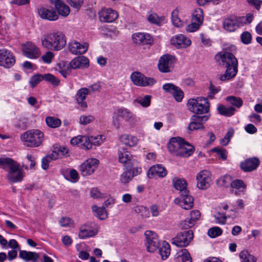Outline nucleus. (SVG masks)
<instances>
[{
	"label": "nucleus",
	"instance_id": "f257e3e1",
	"mask_svg": "<svg viewBox=\"0 0 262 262\" xmlns=\"http://www.w3.org/2000/svg\"><path fill=\"white\" fill-rule=\"evenodd\" d=\"M235 50V47L231 46L228 48L224 49L215 56L217 61L227 68L225 73L220 76V79L222 81L229 80L235 77L237 74L238 61L233 54Z\"/></svg>",
	"mask_w": 262,
	"mask_h": 262
},
{
	"label": "nucleus",
	"instance_id": "f03ea898",
	"mask_svg": "<svg viewBox=\"0 0 262 262\" xmlns=\"http://www.w3.org/2000/svg\"><path fill=\"white\" fill-rule=\"evenodd\" d=\"M43 48L50 50L59 51L66 44L64 35L59 31H53L43 35L41 39Z\"/></svg>",
	"mask_w": 262,
	"mask_h": 262
},
{
	"label": "nucleus",
	"instance_id": "7ed1b4c3",
	"mask_svg": "<svg viewBox=\"0 0 262 262\" xmlns=\"http://www.w3.org/2000/svg\"><path fill=\"white\" fill-rule=\"evenodd\" d=\"M169 152L174 156L188 157L194 151V147L180 138L170 139L168 145Z\"/></svg>",
	"mask_w": 262,
	"mask_h": 262
},
{
	"label": "nucleus",
	"instance_id": "20e7f679",
	"mask_svg": "<svg viewBox=\"0 0 262 262\" xmlns=\"http://www.w3.org/2000/svg\"><path fill=\"white\" fill-rule=\"evenodd\" d=\"M187 106L190 111L196 115L208 113L210 109V103L207 98L203 97L189 99Z\"/></svg>",
	"mask_w": 262,
	"mask_h": 262
},
{
	"label": "nucleus",
	"instance_id": "39448f33",
	"mask_svg": "<svg viewBox=\"0 0 262 262\" xmlns=\"http://www.w3.org/2000/svg\"><path fill=\"white\" fill-rule=\"evenodd\" d=\"M20 138L25 146L35 147L41 144L43 140L44 135L39 130L31 129L22 134Z\"/></svg>",
	"mask_w": 262,
	"mask_h": 262
},
{
	"label": "nucleus",
	"instance_id": "423d86ee",
	"mask_svg": "<svg viewBox=\"0 0 262 262\" xmlns=\"http://www.w3.org/2000/svg\"><path fill=\"white\" fill-rule=\"evenodd\" d=\"M245 18L235 15H230L224 18L223 28L228 32H232L244 26Z\"/></svg>",
	"mask_w": 262,
	"mask_h": 262
},
{
	"label": "nucleus",
	"instance_id": "0eeeda50",
	"mask_svg": "<svg viewBox=\"0 0 262 262\" xmlns=\"http://www.w3.org/2000/svg\"><path fill=\"white\" fill-rule=\"evenodd\" d=\"M193 237V233L191 230L180 232L172 238L171 243L177 247H185L189 244Z\"/></svg>",
	"mask_w": 262,
	"mask_h": 262
},
{
	"label": "nucleus",
	"instance_id": "6e6552de",
	"mask_svg": "<svg viewBox=\"0 0 262 262\" xmlns=\"http://www.w3.org/2000/svg\"><path fill=\"white\" fill-rule=\"evenodd\" d=\"M99 163V160L95 158L89 159L81 164L79 170L84 177L91 175L97 168Z\"/></svg>",
	"mask_w": 262,
	"mask_h": 262
},
{
	"label": "nucleus",
	"instance_id": "1a4fd4ad",
	"mask_svg": "<svg viewBox=\"0 0 262 262\" xmlns=\"http://www.w3.org/2000/svg\"><path fill=\"white\" fill-rule=\"evenodd\" d=\"M132 82L137 86L145 87L153 85L156 80L154 78L145 77L142 73L135 72L132 73Z\"/></svg>",
	"mask_w": 262,
	"mask_h": 262
},
{
	"label": "nucleus",
	"instance_id": "9d476101",
	"mask_svg": "<svg viewBox=\"0 0 262 262\" xmlns=\"http://www.w3.org/2000/svg\"><path fill=\"white\" fill-rule=\"evenodd\" d=\"M146 237V246L149 252H154L157 250L160 245L157 234L154 231L147 230L145 232Z\"/></svg>",
	"mask_w": 262,
	"mask_h": 262
},
{
	"label": "nucleus",
	"instance_id": "9b49d317",
	"mask_svg": "<svg viewBox=\"0 0 262 262\" xmlns=\"http://www.w3.org/2000/svg\"><path fill=\"white\" fill-rule=\"evenodd\" d=\"M175 61L174 56L169 54L163 55L159 60L158 68L160 71L163 73L170 72Z\"/></svg>",
	"mask_w": 262,
	"mask_h": 262
},
{
	"label": "nucleus",
	"instance_id": "f8f14e48",
	"mask_svg": "<svg viewBox=\"0 0 262 262\" xmlns=\"http://www.w3.org/2000/svg\"><path fill=\"white\" fill-rule=\"evenodd\" d=\"M98 232V226L94 223H88L80 228L78 236L80 238H86L95 236Z\"/></svg>",
	"mask_w": 262,
	"mask_h": 262
},
{
	"label": "nucleus",
	"instance_id": "ddd939ff",
	"mask_svg": "<svg viewBox=\"0 0 262 262\" xmlns=\"http://www.w3.org/2000/svg\"><path fill=\"white\" fill-rule=\"evenodd\" d=\"M131 146H121L118 150L119 162L123 164L124 169H128L131 166Z\"/></svg>",
	"mask_w": 262,
	"mask_h": 262
},
{
	"label": "nucleus",
	"instance_id": "4468645a",
	"mask_svg": "<svg viewBox=\"0 0 262 262\" xmlns=\"http://www.w3.org/2000/svg\"><path fill=\"white\" fill-rule=\"evenodd\" d=\"M209 118L208 115H193L190 118L191 122L188 126V129L192 131L197 129H203V123L206 122Z\"/></svg>",
	"mask_w": 262,
	"mask_h": 262
},
{
	"label": "nucleus",
	"instance_id": "2eb2a0df",
	"mask_svg": "<svg viewBox=\"0 0 262 262\" xmlns=\"http://www.w3.org/2000/svg\"><path fill=\"white\" fill-rule=\"evenodd\" d=\"M15 62V60L12 53L5 49H0V66L10 68Z\"/></svg>",
	"mask_w": 262,
	"mask_h": 262
},
{
	"label": "nucleus",
	"instance_id": "dca6fc26",
	"mask_svg": "<svg viewBox=\"0 0 262 262\" xmlns=\"http://www.w3.org/2000/svg\"><path fill=\"white\" fill-rule=\"evenodd\" d=\"M23 54L26 57L31 59H36L40 55L38 48L32 42L28 41L22 46Z\"/></svg>",
	"mask_w": 262,
	"mask_h": 262
},
{
	"label": "nucleus",
	"instance_id": "f3484780",
	"mask_svg": "<svg viewBox=\"0 0 262 262\" xmlns=\"http://www.w3.org/2000/svg\"><path fill=\"white\" fill-rule=\"evenodd\" d=\"M197 186L200 189H206L209 187L211 182L210 173L209 171L204 170L197 175Z\"/></svg>",
	"mask_w": 262,
	"mask_h": 262
},
{
	"label": "nucleus",
	"instance_id": "a211bd4d",
	"mask_svg": "<svg viewBox=\"0 0 262 262\" xmlns=\"http://www.w3.org/2000/svg\"><path fill=\"white\" fill-rule=\"evenodd\" d=\"M162 88L165 92L171 93L178 102L181 101L184 97L183 91L172 83H166L163 85Z\"/></svg>",
	"mask_w": 262,
	"mask_h": 262
},
{
	"label": "nucleus",
	"instance_id": "6ab92c4d",
	"mask_svg": "<svg viewBox=\"0 0 262 262\" xmlns=\"http://www.w3.org/2000/svg\"><path fill=\"white\" fill-rule=\"evenodd\" d=\"M24 175L22 170L19 168V165H13L9 170L7 178L12 183H17L22 181Z\"/></svg>",
	"mask_w": 262,
	"mask_h": 262
},
{
	"label": "nucleus",
	"instance_id": "aec40b11",
	"mask_svg": "<svg viewBox=\"0 0 262 262\" xmlns=\"http://www.w3.org/2000/svg\"><path fill=\"white\" fill-rule=\"evenodd\" d=\"M40 17L44 19L55 21L58 19V15L53 9L41 7L38 10Z\"/></svg>",
	"mask_w": 262,
	"mask_h": 262
},
{
	"label": "nucleus",
	"instance_id": "412c9836",
	"mask_svg": "<svg viewBox=\"0 0 262 262\" xmlns=\"http://www.w3.org/2000/svg\"><path fill=\"white\" fill-rule=\"evenodd\" d=\"M118 16L117 13L110 8L102 10L99 13V19L102 22H113L117 18Z\"/></svg>",
	"mask_w": 262,
	"mask_h": 262
},
{
	"label": "nucleus",
	"instance_id": "4be33fe9",
	"mask_svg": "<svg viewBox=\"0 0 262 262\" xmlns=\"http://www.w3.org/2000/svg\"><path fill=\"white\" fill-rule=\"evenodd\" d=\"M69 49L70 52L73 54H82L88 50V44L86 42L81 44L75 41L69 43Z\"/></svg>",
	"mask_w": 262,
	"mask_h": 262
},
{
	"label": "nucleus",
	"instance_id": "5701e85b",
	"mask_svg": "<svg viewBox=\"0 0 262 262\" xmlns=\"http://www.w3.org/2000/svg\"><path fill=\"white\" fill-rule=\"evenodd\" d=\"M171 42L176 48H184L191 45V40L185 36L180 34L175 36L171 39Z\"/></svg>",
	"mask_w": 262,
	"mask_h": 262
},
{
	"label": "nucleus",
	"instance_id": "b1692460",
	"mask_svg": "<svg viewBox=\"0 0 262 262\" xmlns=\"http://www.w3.org/2000/svg\"><path fill=\"white\" fill-rule=\"evenodd\" d=\"M72 69L86 68L89 66V60L85 56H78L69 63Z\"/></svg>",
	"mask_w": 262,
	"mask_h": 262
},
{
	"label": "nucleus",
	"instance_id": "393cba45",
	"mask_svg": "<svg viewBox=\"0 0 262 262\" xmlns=\"http://www.w3.org/2000/svg\"><path fill=\"white\" fill-rule=\"evenodd\" d=\"M166 174L165 168L159 164L151 166L147 171V176L150 179L157 177L163 178Z\"/></svg>",
	"mask_w": 262,
	"mask_h": 262
},
{
	"label": "nucleus",
	"instance_id": "a878e982",
	"mask_svg": "<svg viewBox=\"0 0 262 262\" xmlns=\"http://www.w3.org/2000/svg\"><path fill=\"white\" fill-rule=\"evenodd\" d=\"M132 40L136 44L150 45L153 42L152 37L149 34L135 33L132 35Z\"/></svg>",
	"mask_w": 262,
	"mask_h": 262
},
{
	"label": "nucleus",
	"instance_id": "bb28decb",
	"mask_svg": "<svg viewBox=\"0 0 262 262\" xmlns=\"http://www.w3.org/2000/svg\"><path fill=\"white\" fill-rule=\"evenodd\" d=\"M89 93V90L86 88H81L77 91L75 95V99L76 102L81 108H85L88 107V104L85 99Z\"/></svg>",
	"mask_w": 262,
	"mask_h": 262
},
{
	"label": "nucleus",
	"instance_id": "cd10ccee",
	"mask_svg": "<svg viewBox=\"0 0 262 262\" xmlns=\"http://www.w3.org/2000/svg\"><path fill=\"white\" fill-rule=\"evenodd\" d=\"M259 161L257 158L248 159L241 163V168L244 171H251L259 165Z\"/></svg>",
	"mask_w": 262,
	"mask_h": 262
},
{
	"label": "nucleus",
	"instance_id": "c85d7f7f",
	"mask_svg": "<svg viewBox=\"0 0 262 262\" xmlns=\"http://www.w3.org/2000/svg\"><path fill=\"white\" fill-rule=\"evenodd\" d=\"M50 2L54 4L58 14L63 17H66L69 14L70 12L69 7L64 4L61 0H50Z\"/></svg>",
	"mask_w": 262,
	"mask_h": 262
},
{
	"label": "nucleus",
	"instance_id": "c756f323",
	"mask_svg": "<svg viewBox=\"0 0 262 262\" xmlns=\"http://www.w3.org/2000/svg\"><path fill=\"white\" fill-rule=\"evenodd\" d=\"M172 183L175 189L180 191V194L186 195V193H188L187 189V184L185 180L174 178L172 180Z\"/></svg>",
	"mask_w": 262,
	"mask_h": 262
},
{
	"label": "nucleus",
	"instance_id": "7c9ffc66",
	"mask_svg": "<svg viewBox=\"0 0 262 262\" xmlns=\"http://www.w3.org/2000/svg\"><path fill=\"white\" fill-rule=\"evenodd\" d=\"M19 257L26 261L32 260L36 261L39 258V254L34 252H28L25 250H20Z\"/></svg>",
	"mask_w": 262,
	"mask_h": 262
},
{
	"label": "nucleus",
	"instance_id": "2f4dec72",
	"mask_svg": "<svg viewBox=\"0 0 262 262\" xmlns=\"http://www.w3.org/2000/svg\"><path fill=\"white\" fill-rule=\"evenodd\" d=\"M185 194H180L183 198V200L181 203V206L186 210L190 209L193 206V198L192 196L189 194V191L188 193Z\"/></svg>",
	"mask_w": 262,
	"mask_h": 262
},
{
	"label": "nucleus",
	"instance_id": "473e14b6",
	"mask_svg": "<svg viewBox=\"0 0 262 262\" xmlns=\"http://www.w3.org/2000/svg\"><path fill=\"white\" fill-rule=\"evenodd\" d=\"M177 255L176 259L178 262H192L191 257L187 249H182L177 253Z\"/></svg>",
	"mask_w": 262,
	"mask_h": 262
},
{
	"label": "nucleus",
	"instance_id": "72a5a7b5",
	"mask_svg": "<svg viewBox=\"0 0 262 262\" xmlns=\"http://www.w3.org/2000/svg\"><path fill=\"white\" fill-rule=\"evenodd\" d=\"M231 187L232 188V192L235 189L234 193L238 194L240 192L243 191L246 188V185L242 180L236 179L232 181Z\"/></svg>",
	"mask_w": 262,
	"mask_h": 262
},
{
	"label": "nucleus",
	"instance_id": "f704fd0d",
	"mask_svg": "<svg viewBox=\"0 0 262 262\" xmlns=\"http://www.w3.org/2000/svg\"><path fill=\"white\" fill-rule=\"evenodd\" d=\"M59 72L64 78H66L72 72V68L68 62H62L58 64Z\"/></svg>",
	"mask_w": 262,
	"mask_h": 262
},
{
	"label": "nucleus",
	"instance_id": "c9c22d12",
	"mask_svg": "<svg viewBox=\"0 0 262 262\" xmlns=\"http://www.w3.org/2000/svg\"><path fill=\"white\" fill-rule=\"evenodd\" d=\"M93 212L95 215L100 220H104L107 217V214L104 207H98L94 205L92 207Z\"/></svg>",
	"mask_w": 262,
	"mask_h": 262
},
{
	"label": "nucleus",
	"instance_id": "e433bc0d",
	"mask_svg": "<svg viewBox=\"0 0 262 262\" xmlns=\"http://www.w3.org/2000/svg\"><path fill=\"white\" fill-rule=\"evenodd\" d=\"M217 109L221 115L226 116L233 115L235 111V108L232 106L226 107L223 105H219Z\"/></svg>",
	"mask_w": 262,
	"mask_h": 262
},
{
	"label": "nucleus",
	"instance_id": "4c0bfd02",
	"mask_svg": "<svg viewBox=\"0 0 262 262\" xmlns=\"http://www.w3.org/2000/svg\"><path fill=\"white\" fill-rule=\"evenodd\" d=\"M158 249H159V253L163 259H166L170 254V246L167 243H164L162 246L159 247Z\"/></svg>",
	"mask_w": 262,
	"mask_h": 262
},
{
	"label": "nucleus",
	"instance_id": "58836bf2",
	"mask_svg": "<svg viewBox=\"0 0 262 262\" xmlns=\"http://www.w3.org/2000/svg\"><path fill=\"white\" fill-rule=\"evenodd\" d=\"M151 96L150 95H145L144 97H139L134 100L135 104L138 103L142 107H147L150 104Z\"/></svg>",
	"mask_w": 262,
	"mask_h": 262
},
{
	"label": "nucleus",
	"instance_id": "ea45409f",
	"mask_svg": "<svg viewBox=\"0 0 262 262\" xmlns=\"http://www.w3.org/2000/svg\"><path fill=\"white\" fill-rule=\"evenodd\" d=\"M46 122L47 125L51 128H57L61 123V120L59 119L51 116L46 117Z\"/></svg>",
	"mask_w": 262,
	"mask_h": 262
},
{
	"label": "nucleus",
	"instance_id": "a19ab883",
	"mask_svg": "<svg viewBox=\"0 0 262 262\" xmlns=\"http://www.w3.org/2000/svg\"><path fill=\"white\" fill-rule=\"evenodd\" d=\"M17 163L13 160L9 158H0V167L5 169L8 167L9 170L11 169V167L13 165H16Z\"/></svg>",
	"mask_w": 262,
	"mask_h": 262
},
{
	"label": "nucleus",
	"instance_id": "79ce46f5",
	"mask_svg": "<svg viewBox=\"0 0 262 262\" xmlns=\"http://www.w3.org/2000/svg\"><path fill=\"white\" fill-rule=\"evenodd\" d=\"M239 257L242 259V262H256V258L246 250L240 252Z\"/></svg>",
	"mask_w": 262,
	"mask_h": 262
},
{
	"label": "nucleus",
	"instance_id": "37998d69",
	"mask_svg": "<svg viewBox=\"0 0 262 262\" xmlns=\"http://www.w3.org/2000/svg\"><path fill=\"white\" fill-rule=\"evenodd\" d=\"M147 19L150 23L160 25L165 19L164 16H159L156 13H152L148 16Z\"/></svg>",
	"mask_w": 262,
	"mask_h": 262
},
{
	"label": "nucleus",
	"instance_id": "c03bdc74",
	"mask_svg": "<svg viewBox=\"0 0 262 262\" xmlns=\"http://www.w3.org/2000/svg\"><path fill=\"white\" fill-rule=\"evenodd\" d=\"M203 12L202 9H195L192 14V20L193 22H196L202 24L203 21Z\"/></svg>",
	"mask_w": 262,
	"mask_h": 262
},
{
	"label": "nucleus",
	"instance_id": "a18cd8bd",
	"mask_svg": "<svg viewBox=\"0 0 262 262\" xmlns=\"http://www.w3.org/2000/svg\"><path fill=\"white\" fill-rule=\"evenodd\" d=\"M231 177L229 175L221 177L217 181L218 184L222 186L228 187L231 186L232 183Z\"/></svg>",
	"mask_w": 262,
	"mask_h": 262
},
{
	"label": "nucleus",
	"instance_id": "49530a36",
	"mask_svg": "<svg viewBox=\"0 0 262 262\" xmlns=\"http://www.w3.org/2000/svg\"><path fill=\"white\" fill-rule=\"evenodd\" d=\"M171 21L173 25L176 27H181L183 26V23L178 17V11L174 10L171 13Z\"/></svg>",
	"mask_w": 262,
	"mask_h": 262
},
{
	"label": "nucleus",
	"instance_id": "de8ad7c7",
	"mask_svg": "<svg viewBox=\"0 0 262 262\" xmlns=\"http://www.w3.org/2000/svg\"><path fill=\"white\" fill-rule=\"evenodd\" d=\"M44 80L50 82L54 86H57L59 84L60 80L51 74H44Z\"/></svg>",
	"mask_w": 262,
	"mask_h": 262
},
{
	"label": "nucleus",
	"instance_id": "09e8293b",
	"mask_svg": "<svg viewBox=\"0 0 262 262\" xmlns=\"http://www.w3.org/2000/svg\"><path fill=\"white\" fill-rule=\"evenodd\" d=\"M43 80H44V74H38L31 77L29 83L32 88H34Z\"/></svg>",
	"mask_w": 262,
	"mask_h": 262
},
{
	"label": "nucleus",
	"instance_id": "8fccbe9b",
	"mask_svg": "<svg viewBox=\"0 0 262 262\" xmlns=\"http://www.w3.org/2000/svg\"><path fill=\"white\" fill-rule=\"evenodd\" d=\"M226 100L232 105L240 107L243 104V101L241 98L234 96H229L226 98Z\"/></svg>",
	"mask_w": 262,
	"mask_h": 262
},
{
	"label": "nucleus",
	"instance_id": "3c124183",
	"mask_svg": "<svg viewBox=\"0 0 262 262\" xmlns=\"http://www.w3.org/2000/svg\"><path fill=\"white\" fill-rule=\"evenodd\" d=\"M129 113L125 108H119L114 114V118L122 117L128 119Z\"/></svg>",
	"mask_w": 262,
	"mask_h": 262
},
{
	"label": "nucleus",
	"instance_id": "603ef678",
	"mask_svg": "<svg viewBox=\"0 0 262 262\" xmlns=\"http://www.w3.org/2000/svg\"><path fill=\"white\" fill-rule=\"evenodd\" d=\"M222 230L218 227L210 228L208 231V235L211 238H215L222 234Z\"/></svg>",
	"mask_w": 262,
	"mask_h": 262
},
{
	"label": "nucleus",
	"instance_id": "864d4df0",
	"mask_svg": "<svg viewBox=\"0 0 262 262\" xmlns=\"http://www.w3.org/2000/svg\"><path fill=\"white\" fill-rule=\"evenodd\" d=\"M92 143L91 140V137L83 136L81 141V146L86 149H91L92 147Z\"/></svg>",
	"mask_w": 262,
	"mask_h": 262
},
{
	"label": "nucleus",
	"instance_id": "5fc2aeb1",
	"mask_svg": "<svg viewBox=\"0 0 262 262\" xmlns=\"http://www.w3.org/2000/svg\"><path fill=\"white\" fill-rule=\"evenodd\" d=\"M105 139L103 135H98L97 136H91V140L93 145L98 146L101 145Z\"/></svg>",
	"mask_w": 262,
	"mask_h": 262
},
{
	"label": "nucleus",
	"instance_id": "6e6d98bb",
	"mask_svg": "<svg viewBox=\"0 0 262 262\" xmlns=\"http://www.w3.org/2000/svg\"><path fill=\"white\" fill-rule=\"evenodd\" d=\"M251 34L248 31L244 32L241 35V40L242 42L245 45L249 44L251 42Z\"/></svg>",
	"mask_w": 262,
	"mask_h": 262
},
{
	"label": "nucleus",
	"instance_id": "4d7b16f0",
	"mask_svg": "<svg viewBox=\"0 0 262 262\" xmlns=\"http://www.w3.org/2000/svg\"><path fill=\"white\" fill-rule=\"evenodd\" d=\"M212 151L217 153V155L223 160H226L227 158V152L226 149L222 148L215 147L212 149Z\"/></svg>",
	"mask_w": 262,
	"mask_h": 262
},
{
	"label": "nucleus",
	"instance_id": "13d9d810",
	"mask_svg": "<svg viewBox=\"0 0 262 262\" xmlns=\"http://www.w3.org/2000/svg\"><path fill=\"white\" fill-rule=\"evenodd\" d=\"M126 171L121 175L120 180L122 183L126 184L130 181V167L125 169Z\"/></svg>",
	"mask_w": 262,
	"mask_h": 262
},
{
	"label": "nucleus",
	"instance_id": "bf43d9fd",
	"mask_svg": "<svg viewBox=\"0 0 262 262\" xmlns=\"http://www.w3.org/2000/svg\"><path fill=\"white\" fill-rule=\"evenodd\" d=\"M54 57V55L53 53L49 51L41 56V59L45 63L49 64L51 63Z\"/></svg>",
	"mask_w": 262,
	"mask_h": 262
},
{
	"label": "nucleus",
	"instance_id": "052dcab7",
	"mask_svg": "<svg viewBox=\"0 0 262 262\" xmlns=\"http://www.w3.org/2000/svg\"><path fill=\"white\" fill-rule=\"evenodd\" d=\"M141 172V167L134 161V162H132V177L140 174Z\"/></svg>",
	"mask_w": 262,
	"mask_h": 262
},
{
	"label": "nucleus",
	"instance_id": "680f3d73",
	"mask_svg": "<svg viewBox=\"0 0 262 262\" xmlns=\"http://www.w3.org/2000/svg\"><path fill=\"white\" fill-rule=\"evenodd\" d=\"M94 118L92 116H82L80 118V123L82 125H87L93 121Z\"/></svg>",
	"mask_w": 262,
	"mask_h": 262
},
{
	"label": "nucleus",
	"instance_id": "e2e57ef3",
	"mask_svg": "<svg viewBox=\"0 0 262 262\" xmlns=\"http://www.w3.org/2000/svg\"><path fill=\"white\" fill-rule=\"evenodd\" d=\"M202 24L196 22H193L191 20V23L188 25L186 27V31L189 32H193L196 31Z\"/></svg>",
	"mask_w": 262,
	"mask_h": 262
},
{
	"label": "nucleus",
	"instance_id": "0e129e2a",
	"mask_svg": "<svg viewBox=\"0 0 262 262\" xmlns=\"http://www.w3.org/2000/svg\"><path fill=\"white\" fill-rule=\"evenodd\" d=\"M194 221H192L190 219H186L181 223V228L183 230L187 229L189 228H191L194 225Z\"/></svg>",
	"mask_w": 262,
	"mask_h": 262
},
{
	"label": "nucleus",
	"instance_id": "69168bd1",
	"mask_svg": "<svg viewBox=\"0 0 262 262\" xmlns=\"http://www.w3.org/2000/svg\"><path fill=\"white\" fill-rule=\"evenodd\" d=\"M59 224L62 227H68L73 224V221L68 217H63L59 221Z\"/></svg>",
	"mask_w": 262,
	"mask_h": 262
},
{
	"label": "nucleus",
	"instance_id": "338daca9",
	"mask_svg": "<svg viewBox=\"0 0 262 262\" xmlns=\"http://www.w3.org/2000/svg\"><path fill=\"white\" fill-rule=\"evenodd\" d=\"M71 7L79 9L83 4V0H67Z\"/></svg>",
	"mask_w": 262,
	"mask_h": 262
},
{
	"label": "nucleus",
	"instance_id": "774afa93",
	"mask_svg": "<svg viewBox=\"0 0 262 262\" xmlns=\"http://www.w3.org/2000/svg\"><path fill=\"white\" fill-rule=\"evenodd\" d=\"M134 211L141 216H146L147 211V208L143 206H136L134 208Z\"/></svg>",
	"mask_w": 262,
	"mask_h": 262
}]
</instances>
